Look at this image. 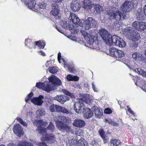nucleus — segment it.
<instances>
[{"mask_svg": "<svg viewBox=\"0 0 146 146\" xmlns=\"http://www.w3.org/2000/svg\"><path fill=\"white\" fill-rule=\"evenodd\" d=\"M42 135V137L40 139L42 141H46L50 143H53L55 140V138L53 134H48L44 131L39 132Z\"/></svg>", "mask_w": 146, "mask_h": 146, "instance_id": "nucleus-6", "label": "nucleus"}, {"mask_svg": "<svg viewBox=\"0 0 146 146\" xmlns=\"http://www.w3.org/2000/svg\"><path fill=\"white\" fill-rule=\"evenodd\" d=\"M33 113L32 112H29L27 113V115L28 116H30L31 115H32Z\"/></svg>", "mask_w": 146, "mask_h": 146, "instance_id": "nucleus-62", "label": "nucleus"}, {"mask_svg": "<svg viewBox=\"0 0 146 146\" xmlns=\"http://www.w3.org/2000/svg\"><path fill=\"white\" fill-rule=\"evenodd\" d=\"M80 32L83 35V36H84V38L88 40L89 39V40H90L92 38V36L90 35V34L86 32V31H84L83 30H81Z\"/></svg>", "mask_w": 146, "mask_h": 146, "instance_id": "nucleus-34", "label": "nucleus"}, {"mask_svg": "<svg viewBox=\"0 0 146 146\" xmlns=\"http://www.w3.org/2000/svg\"><path fill=\"white\" fill-rule=\"evenodd\" d=\"M143 9L142 8H139L135 11V17L137 20L140 21L144 20L145 18V14L146 16V4L144 6Z\"/></svg>", "mask_w": 146, "mask_h": 146, "instance_id": "nucleus-8", "label": "nucleus"}, {"mask_svg": "<svg viewBox=\"0 0 146 146\" xmlns=\"http://www.w3.org/2000/svg\"><path fill=\"white\" fill-rule=\"evenodd\" d=\"M57 120L56 121H59L61 122L69 123L70 122V119L68 117L60 116L56 117Z\"/></svg>", "mask_w": 146, "mask_h": 146, "instance_id": "nucleus-21", "label": "nucleus"}, {"mask_svg": "<svg viewBox=\"0 0 146 146\" xmlns=\"http://www.w3.org/2000/svg\"><path fill=\"white\" fill-rule=\"evenodd\" d=\"M120 143V140L116 139H112L111 141V143L113 144L114 146H118Z\"/></svg>", "mask_w": 146, "mask_h": 146, "instance_id": "nucleus-41", "label": "nucleus"}, {"mask_svg": "<svg viewBox=\"0 0 146 146\" xmlns=\"http://www.w3.org/2000/svg\"><path fill=\"white\" fill-rule=\"evenodd\" d=\"M70 20L75 25V27H78L80 25V19L75 14L73 15L72 19Z\"/></svg>", "mask_w": 146, "mask_h": 146, "instance_id": "nucleus-27", "label": "nucleus"}, {"mask_svg": "<svg viewBox=\"0 0 146 146\" xmlns=\"http://www.w3.org/2000/svg\"><path fill=\"white\" fill-rule=\"evenodd\" d=\"M36 144L38 145V146H49L48 145H47L45 143L43 142H37L36 143Z\"/></svg>", "mask_w": 146, "mask_h": 146, "instance_id": "nucleus-53", "label": "nucleus"}, {"mask_svg": "<svg viewBox=\"0 0 146 146\" xmlns=\"http://www.w3.org/2000/svg\"><path fill=\"white\" fill-rule=\"evenodd\" d=\"M36 7L38 9H44L45 7V5L44 3H40L38 5H36Z\"/></svg>", "mask_w": 146, "mask_h": 146, "instance_id": "nucleus-46", "label": "nucleus"}, {"mask_svg": "<svg viewBox=\"0 0 146 146\" xmlns=\"http://www.w3.org/2000/svg\"><path fill=\"white\" fill-rule=\"evenodd\" d=\"M134 5L133 3L129 1H126L121 5V10L123 12H129L133 8Z\"/></svg>", "mask_w": 146, "mask_h": 146, "instance_id": "nucleus-10", "label": "nucleus"}, {"mask_svg": "<svg viewBox=\"0 0 146 146\" xmlns=\"http://www.w3.org/2000/svg\"><path fill=\"white\" fill-rule=\"evenodd\" d=\"M49 109L50 111L52 112H54L56 111L55 105L54 104H52L49 107Z\"/></svg>", "mask_w": 146, "mask_h": 146, "instance_id": "nucleus-47", "label": "nucleus"}, {"mask_svg": "<svg viewBox=\"0 0 146 146\" xmlns=\"http://www.w3.org/2000/svg\"><path fill=\"white\" fill-rule=\"evenodd\" d=\"M132 26L138 31H146V22L135 21L132 23Z\"/></svg>", "mask_w": 146, "mask_h": 146, "instance_id": "nucleus-9", "label": "nucleus"}, {"mask_svg": "<svg viewBox=\"0 0 146 146\" xmlns=\"http://www.w3.org/2000/svg\"><path fill=\"white\" fill-rule=\"evenodd\" d=\"M38 52L40 54L43 56H46V54L42 50L38 51Z\"/></svg>", "mask_w": 146, "mask_h": 146, "instance_id": "nucleus-55", "label": "nucleus"}, {"mask_svg": "<svg viewBox=\"0 0 146 146\" xmlns=\"http://www.w3.org/2000/svg\"><path fill=\"white\" fill-rule=\"evenodd\" d=\"M135 30L132 27H127L123 30V34L129 39Z\"/></svg>", "mask_w": 146, "mask_h": 146, "instance_id": "nucleus-15", "label": "nucleus"}, {"mask_svg": "<svg viewBox=\"0 0 146 146\" xmlns=\"http://www.w3.org/2000/svg\"><path fill=\"white\" fill-rule=\"evenodd\" d=\"M117 49L114 48H111L109 50V55L115 57Z\"/></svg>", "mask_w": 146, "mask_h": 146, "instance_id": "nucleus-37", "label": "nucleus"}, {"mask_svg": "<svg viewBox=\"0 0 146 146\" xmlns=\"http://www.w3.org/2000/svg\"><path fill=\"white\" fill-rule=\"evenodd\" d=\"M56 127L62 131H71V127L59 121H56Z\"/></svg>", "mask_w": 146, "mask_h": 146, "instance_id": "nucleus-11", "label": "nucleus"}, {"mask_svg": "<svg viewBox=\"0 0 146 146\" xmlns=\"http://www.w3.org/2000/svg\"><path fill=\"white\" fill-rule=\"evenodd\" d=\"M48 80L49 82L47 81L44 83L37 82L36 86L38 88L49 92L56 89L57 86L60 85L62 83L61 80L54 75L49 77Z\"/></svg>", "mask_w": 146, "mask_h": 146, "instance_id": "nucleus-2", "label": "nucleus"}, {"mask_svg": "<svg viewBox=\"0 0 146 146\" xmlns=\"http://www.w3.org/2000/svg\"><path fill=\"white\" fill-rule=\"evenodd\" d=\"M31 98H30L28 96L26 98H25V101L26 102H27Z\"/></svg>", "mask_w": 146, "mask_h": 146, "instance_id": "nucleus-64", "label": "nucleus"}, {"mask_svg": "<svg viewBox=\"0 0 146 146\" xmlns=\"http://www.w3.org/2000/svg\"><path fill=\"white\" fill-rule=\"evenodd\" d=\"M56 29L59 32L61 33H62V30L61 29H60L59 27H56Z\"/></svg>", "mask_w": 146, "mask_h": 146, "instance_id": "nucleus-63", "label": "nucleus"}, {"mask_svg": "<svg viewBox=\"0 0 146 146\" xmlns=\"http://www.w3.org/2000/svg\"><path fill=\"white\" fill-rule=\"evenodd\" d=\"M36 45L38 46L40 48H43L45 45V44L44 41H37L35 42Z\"/></svg>", "mask_w": 146, "mask_h": 146, "instance_id": "nucleus-38", "label": "nucleus"}, {"mask_svg": "<svg viewBox=\"0 0 146 146\" xmlns=\"http://www.w3.org/2000/svg\"><path fill=\"white\" fill-rule=\"evenodd\" d=\"M49 72L52 74L56 73L58 71V68L54 67H50L49 68Z\"/></svg>", "mask_w": 146, "mask_h": 146, "instance_id": "nucleus-44", "label": "nucleus"}, {"mask_svg": "<svg viewBox=\"0 0 146 146\" xmlns=\"http://www.w3.org/2000/svg\"><path fill=\"white\" fill-rule=\"evenodd\" d=\"M127 66L131 70L137 73L138 74H140L142 76L143 75L145 71L143 70L140 68H135L133 66L128 65Z\"/></svg>", "mask_w": 146, "mask_h": 146, "instance_id": "nucleus-19", "label": "nucleus"}, {"mask_svg": "<svg viewBox=\"0 0 146 146\" xmlns=\"http://www.w3.org/2000/svg\"><path fill=\"white\" fill-rule=\"evenodd\" d=\"M61 25L62 27L65 29L68 28L70 30L73 29L74 26L73 25H71L67 23V21L65 20H62L61 22Z\"/></svg>", "mask_w": 146, "mask_h": 146, "instance_id": "nucleus-22", "label": "nucleus"}, {"mask_svg": "<svg viewBox=\"0 0 146 146\" xmlns=\"http://www.w3.org/2000/svg\"><path fill=\"white\" fill-rule=\"evenodd\" d=\"M68 70L70 72H73L74 71V65H72L71 66H70L68 67Z\"/></svg>", "mask_w": 146, "mask_h": 146, "instance_id": "nucleus-52", "label": "nucleus"}, {"mask_svg": "<svg viewBox=\"0 0 146 146\" xmlns=\"http://www.w3.org/2000/svg\"><path fill=\"white\" fill-rule=\"evenodd\" d=\"M95 9L96 10V12L98 13L99 12L102 10V7L100 5L97 4L95 6Z\"/></svg>", "mask_w": 146, "mask_h": 146, "instance_id": "nucleus-45", "label": "nucleus"}, {"mask_svg": "<svg viewBox=\"0 0 146 146\" xmlns=\"http://www.w3.org/2000/svg\"><path fill=\"white\" fill-rule=\"evenodd\" d=\"M59 8L58 5L56 4H53L52 10L50 12L51 14L54 17L57 16L59 13Z\"/></svg>", "mask_w": 146, "mask_h": 146, "instance_id": "nucleus-23", "label": "nucleus"}, {"mask_svg": "<svg viewBox=\"0 0 146 146\" xmlns=\"http://www.w3.org/2000/svg\"><path fill=\"white\" fill-rule=\"evenodd\" d=\"M80 5L76 1L73 2L71 5L72 10L73 11H78L80 8Z\"/></svg>", "mask_w": 146, "mask_h": 146, "instance_id": "nucleus-24", "label": "nucleus"}, {"mask_svg": "<svg viewBox=\"0 0 146 146\" xmlns=\"http://www.w3.org/2000/svg\"><path fill=\"white\" fill-rule=\"evenodd\" d=\"M30 98H31L33 96V93H30L28 96Z\"/></svg>", "mask_w": 146, "mask_h": 146, "instance_id": "nucleus-61", "label": "nucleus"}, {"mask_svg": "<svg viewBox=\"0 0 146 146\" xmlns=\"http://www.w3.org/2000/svg\"><path fill=\"white\" fill-rule=\"evenodd\" d=\"M82 7L85 9H88L91 5V2L89 0H84L82 2Z\"/></svg>", "mask_w": 146, "mask_h": 146, "instance_id": "nucleus-30", "label": "nucleus"}, {"mask_svg": "<svg viewBox=\"0 0 146 146\" xmlns=\"http://www.w3.org/2000/svg\"><path fill=\"white\" fill-rule=\"evenodd\" d=\"M67 80L69 81H77L79 80V78L77 76H74L71 74H68L66 77Z\"/></svg>", "mask_w": 146, "mask_h": 146, "instance_id": "nucleus-33", "label": "nucleus"}, {"mask_svg": "<svg viewBox=\"0 0 146 146\" xmlns=\"http://www.w3.org/2000/svg\"><path fill=\"white\" fill-rule=\"evenodd\" d=\"M104 121L107 123H108L109 124H110L113 126H117L119 125L118 123L113 121L110 118L106 119H105Z\"/></svg>", "mask_w": 146, "mask_h": 146, "instance_id": "nucleus-35", "label": "nucleus"}, {"mask_svg": "<svg viewBox=\"0 0 146 146\" xmlns=\"http://www.w3.org/2000/svg\"><path fill=\"white\" fill-rule=\"evenodd\" d=\"M112 111L111 109L109 108H107L105 109L104 111L105 113L108 114L111 113H112Z\"/></svg>", "mask_w": 146, "mask_h": 146, "instance_id": "nucleus-50", "label": "nucleus"}, {"mask_svg": "<svg viewBox=\"0 0 146 146\" xmlns=\"http://www.w3.org/2000/svg\"><path fill=\"white\" fill-rule=\"evenodd\" d=\"M43 99V96L40 95L38 97H34L31 98V101L35 105L40 106L43 103V101L42 100Z\"/></svg>", "mask_w": 146, "mask_h": 146, "instance_id": "nucleus-14", "label": "nucleus"}, {"mask_svg": "<svg viewBox=\"0 0 146 146\" xmlns=\"http://www.w3.org/2000/svg\"><path fill=\"white\" fill-rule=\"evenodd\" d=\"M61 54L59 52L58 54V59L59 62L60 63L63 62L65 66H68V65L67 63L65 62V60L63 58L61 59Z\"/></svg>", "mask_w": 146, "mask_h": 146, "instance_id": "nucleus-36", "label": "nucleus"}, {"mask_svg": "<svg viewBox=\"0 0 146 146\" xmlns=\"http://www.w3.org/2000/svg\"><path fill=\"white\" fill-rule=\"evenodd\" d=\"M127 108L128 111H129L130 113L134 115V113L133 111L131 110V108L129 107V106H127Z\"/></svg>", "mask_w": 146, "mask_h": 146, "instance_id": "nucleus-54", "label": "nucleus"}, {"mask_svg": "<svg viewBox=\"0 0 146 146\" xmlns=\"http://www.w3.org/2000/svg\"><path fill=\"white\" fill-rule=\"evenodd\" d=\"M16 119L21 124L23 125L25 127H27V123L21 118L17 117Z\"/></svg>", "mask_w": 146, "mask_h": 146, "instance_id": "nucleus-43", "label": "nucleus"}, {"mask_svg": "<svg viewBox=\"0 0 146 146\" xmlns=\"http://www.w3.org/2000/svg\"><path fill=\"white\" fill-rule=\"evenodd\" d=\"M82 100L83 102L87 104H89L91 100L89 95L87 94H84L83 95V97L82 98Z\"/></svg>", "mask_w": 146, "mask_h": 146, "instance_id": "nucleus-29", "label": "nucleus"}, {"mask_svg": "<svg viewBox=\"0 0 146 146\" xmlns=\"http://www.w3.org/2000/svg\"><path fill=\"white\" fill-rule=\"evenodd\" d=\"M132 56L133 58L137 61H140L142 60V56L141 54L138 53H134L132 54Z\"/></svg>", "mask_w": 146, "mask_h": 146, "instance_id": "nucleus-31", "label": "nucleus"}, {"mask_svg": "<svg viewBox=\"0 0 146 146\" xmlns=\"http://www.w3.org/2000/svg\"><path fill=\"white\" fill-rule=\"evenodd\" d=\"M56 3H60L63 0H53Z\"/></svg>", "mask_w": 146, "mask_h": 146, "instance_id": "nucleus-60", "label": "nucleus"}, {"mask_svg": "<svg viewBox=\"0 0 146 146\" xmlns=\"http://www.w3.org/2000/svg\"><path fill=\"white\" fill-rule=\"evenodd\" d=\"M114 9H115L113 8L112 9V10L111 11H108V10H106L107 14L110 17L117 20H119L120 19L123 20L127 18L126 13H121L120 11L118 10H115L113 11Z\"/></svg>", "mask_w": 146, "mask_h": 146, "instance_id": "nucleus-5", "label": "nucleus"}, {"mask_svg": "<svg viewBox=\"0 0 146 146\" xmlns=\"http://www.w3.org/2000/svg\"><path fill=\"white\" fill-rule=\"evenodd\" d=\"M85 19L84 22L82 25V27L85 30H88L92 26H96V23L92 18L89 17Z\"/></svg>", "mask_w": 146, "mask_h": 146, "instance_id": "nucleus-7", "label": "nucleus"}, {"mask_svg": "<svg viewBox=\"0 0 146 146\" xmlns=\"http://www.w3.org/2000/svg\"><path fill=\"white\" fill-rule=\"evenodd\" d=\"M99 133L102 138H103L105 136L104 131L102 129H100Z\"/></svg>", "mask_w": 146, "mask_h": 146, "instance_id": "nucleus-48", "label": "nucleus"}, {"mask_svg": "<svg viewBox=\"0 0 146 146\" xmlns=\"http://www.w3.org/2000/svg\"><path fill=\"white\" fill-rule=\"evenodd\" d=\"M84 139L81 138L78 141V143H79V145L80 146H84L83 141Z\"/></svg>", "mask_w": 146, "mask_h": 146, "instance_id": "nucleus-51", "label": "nucleus"}, {"mask_svg": "<svg viewBox=\"0 0 146 146\" xmlns=\"http://www.w3.org/2000/svg\"><path fill=\"white\" fill-rule=\"evenodd\" d=\"M32 40L31 39H26L25 40V44L29 47L31 48V45H32L33 42H32Z\"/></svg>", "mask_w": 146, "mask_h": 146, "instance_id": "nucleus-42", "label": "nucleus"}, {"mask_svg": "<svg viewBox=\"0 0 146 146\" xmlns=\"http://www.w3.org/2000/svg\"><path fill=\"white\" fill-rule=\"evenodd\" d=\"M64 14L66 15V17L69 20H71L74 14L71 13L69 11L66 6L64 7Z\"/></svg>", "mask_w": 146, "mask_h": 146, "instance_id": "nucleus-25", "label": "nucleus"}, {"mask_svg": "<svg viewBox=\"0 0 146 146\" xmlns=\"http://www.w3.org/2000/svg\"><path fill=\"white\" fill-rule=\"evenodd\" d=\"M62 92L65 95L70 97L72 98L74 97V94L73 93H70L66 90L63 89L62 90Z\"/></svg>", "mask_w": 146, "mask_h": 146, "instance_id": "nucleus-39", "label": "nucleus"}, {"mask_svg": "<svg viewBox=\"0 0 146 146\" xmlns=\"http://www.w3.org/2000/svg\"><path fill=\"white\" fill-rule=\"evenodd\" d=\"M94 111L97 117H100L103 114L102 110L98 107L94 109Z\"/></svg>", "mask_w": 146, "mask_h": 146, "instance_id": "nucleus-28", "label": "nucleus"}, {"mask_svg": "<svg viewBox=\"0 0 146 146\" xmlns=\"http://www.w3.org/2000/svg\"><path fill=\"white\" fill-rule=\"evenodd\" d=\"M140 38V34L136 30L131 35V37L129 39H131L133 41H137Z\"/></svg>", "mask_w": 146, "mask_h": 146, "instance_id": "nucleus-20", "label": "nucleus"}, {"mask_svg": "<svg viewBox=\"0 0 146 146\" xmlns=\"http://www.w3.org/2000/svg\"><path fill=\"white\" fill-rule=\"evenodd\" d=\"M102 138L103 139V141H104V143H106L108 141V140L106 138H105V136L103 138Z\"/></svg>", "mask_w": 146, "mask_h": 146, "instance_id": "nucleus-59", "label": "nucleus"}, {"mask_svg": "<svg viewBox=\"0 0 146 146\" xmlns=\"http://www.w3.org/2000/svg\"><path fill=\"white\" fill-rule=\"evenodd\" d=\"M92 88L93 89L94 91L95 92H97V90L96 88V87L94 85V82H92Z\"/></svg>", "mask_w": 146, "mask_h": 146, "instance_id": "nucleus-56", "label": "nucleus"}, {"mask_svg": "<svg viewBox=\"0 0 146 146\" xmlns=\"http://www.w3.org/2000/svg\"><path fill=\"white\" fill-rule=\"evenodd\" d=\"M124 56V54L123 51L120 50H117L115 57L117 59L121 58Z\"/></svg>", "mask_w": 146, "mask_h": 146, "instance_id": "nucleus-32", "label": "nucleus"}, {"mask_svg": "<svg viewBox=\"0 0 146 146\" xmlns=\"http://www.w3.org/2000/svg\"><path fill=\"white\" fill-rule=\"evenodd\" d=\"M84 146H88V143L87 142L85 139L83 141Z\"/></svg>", "mask_w": 146, "mask_h": 146, "instance_id": "nucleus-57", "label": "nucleus"}, {"mask_svg": "<svg viewBox=\"0 0 146 146\" xmlns=\"http://www.w3.org/2000/svg\"><path fill=\"white\" fill-rule=\"evenodd\" d=\"M54 100H57L62 104H63L67 101L70 98L65 95L57 96L54 98Z\"/></svg>", "mask_w": 146, "mask_h": 146, "instance_id": "nucleus-17", "label": "nucleus"}, {"mask_svg": "<svg viewBox=\"0 0 146 146\" xmlns=\"http://www.w3.org/2000/svg\"><path fill=\"white\" fill-rule=\"evenodd\" d=\"M138 46V44L137 42H134L131 44L130 47L133 49L135 48Z\"/></svg>", "mask_w": 146, "mask_h": 146, "instance_id": "nucleus-49", "label": "nucleus"}, {"mask_svg": "<svg viewBox=\"0 0 146 146\" xmlns=\"http://www.w3.org/2000/svg\"><path fill=\"white\" fill-rule=\"evenodd\" d=\"M26 5L30 9L35 11H37V8L35 1L34 0H25Z\"/></svg>", "mask_w": 146, "mask_h": 146, "instance_id": "nucleus-13", "label": "nucleus"}, {"mask_svg": "<svg viewBox=\"0 0 146 146\" xmlns=\"http://www.w3.org/2000/svg\"><path fill=\"white\" fill-rule=\"evenodd\" d=\"M17 146H33L31 142L26 141H20L17 143Z\"/></svg>", "mask_w": 146, "mask_h": 146, "instance_id": "nucleus-26", "label": "nucleus"}, {"mask_svg": "<svg viewBox=\"0 0 146 146\" xmlns=\"http://www.w3.org/2000/svg\"><path fill=\"white\" fill-rule=\"evenodd\" d=\"M56 111L58 113H62L68 114L70 113V111L65 108L59 105H55Z\"/></svg>", "mask_w": 146, "mask_h": 146, "instance_id": "nucleus-18", "label": "nucleus"}, {"mask_svg": "<svg viewBox=\"0 0 146 146\" xmlns=\"http://www.w3.org/2000/svg\"><path fill=\"white\" fill-rule=\"evenodd\" d=\"M51 61L50 60L47 61L46 62V63H45V65H46V67L48 66L49 64L51 63Z\"/></svg>", "mask_w": 146, "mask_h": 146, "instance_id": "nucleus-58", "label": "nucleus"}, {"mask_svg": "<svg viewBox=\"0 0 146 146\" xmlns=\"http://www.w3.org/2000/svg\"><path fill=\"white\" fill-rule=\"evenodd\" d=\"M74 110L78 113L82 112L84 117L85 118L91 117L93 115V113L91 110L85 108L84 103L81 102H76L74 105Z\"/></svg>", "mask_w": 146, "mask_h": 146, "instance_id": "nucleus-3", "label": "nucleus"}, {"mask_svg": "<svg viewBox=\"0 0 146 146\" xmlns=\"http://www.w3.org/2000/svg\"><path fill=\"white\" fill-rule=\"evenodd\" d=\"M99 33L105 42L108 45H116L121 47L125 46V42L123 39L115 35L112 36L110 33L104 29H100Z\"/></svg>", "mask_w": 146, "mask_h": 146, "instance_id": "nucleus-1", "label": "nucleus"}, {"mask_svg": "<svg viewBox=\"0 0 146 146\" xmlns=\"http://www.w3.org/2000/svg\"><path fill=\"white\" fill-rule=\"evenodd\" d=\"M13 130L14 133L19 137L21 136L24 134L23 129L19 123L14 125Z\"/></svg>", "mask_w": 146, "mask_h": 146, "instance_id": "nucleus-12", "label": "nucleus"}, {"mask_svg": "<svg viewBox=\"0 0 146 146\" xmlns=\"http://www.w3.org/2000/svg\"><path fill=\"white\" fill-rule=\"evenodd\" d=\"M34 125L37 126V130L40 132L41 131H44L47 133L52 132L54 130L55 127L53 124L50 122L48 126L46 128H44L45 127L44 125L46 124L45 122H43L42 120H35L33 122Z\"/></svg>", "mask_w": 146, "mask_h": 146, "instance_id": "nucleus-4", "label": "nucleus"}, {"mask_svg": "<svg viewBox=\"0 0 146 146\" xmlns=\"http://www.w3.org/2000/svg\"><path fill=\"white\" fill-rule=\"evenodd\" d=\"M72 124L76 127L82 128L85 126L86 123L82 119H76L74 121Z\"/></svg>", "mask_w": 146, "mask_h": 146, "instance_id": "nucleus-16", "label": "nucleus"}, {"mask_svg": "<svg viewBox=\"0 0 146 146\" xmlns=\"http://www.w3.org/2000/svg\"><path fill=\"white\" fill-rule=\"evenodd\" d=\"M36 113L38 116H40L44 115L45 113V112L44 109L40 108L37 110Z\"/></svg>", "mask_w": 146, "mask_h": 146, "instance_id": "nucleus-40", "label": "nucleus"}]
</instances>
